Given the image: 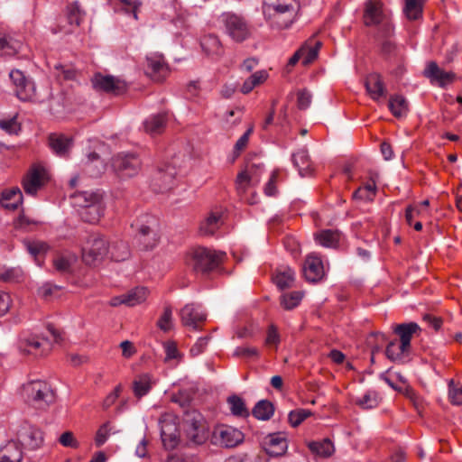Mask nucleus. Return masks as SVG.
Masks as SVG:
<instances>
[{
    "label": "nucleus",
    "instance_id": "1",
    "mask_svg": "<svg viewBox=\"0 0 462 462\" xmlns=\"http://www.w3.org/2000/svg\"><path fill=\"white\" fill-rule=\"evenodd\" d=\"M300 8L298 0H265L263 13L268 16L273 26L287 29L293 23Z\"/></svg>",
    "mask_w": 462,
    "mask_h": 462
},
{
    "label": "nucleus",
    "instance_id": "2",
    "mask_svg": "<svg viewBox=\"0 0 462 462\" xmlns=\"http://www.w3.org/2000/svg\"><path fill=\"white\" fill-rule=\"evenodd\" d=\"M47 329L51 335L52 339L35 334H23L18 341V349L22 354L32 355L33 356H43L48 355L51 348L52 343H60L61 335L53 325L49 324Z\"/></svg>",
    "mask_w": 462,
    "mask_h": 462
},
{
    "label": "nucleus",
    "instance_id": "3",
    "mask_svg": "<svg viewBox=\"0 0 462 462\" xmlns=\"http://www.w3.org/2000/svg\"><path fill=\"white\" fill-rule=\"evenodd\" d=\"M226 257V253L217 252L207 247H195L186 255V264L196 273L208 274L218 268Z\"/></svg>",
    "mask_w": 462,
    "mask_h": 462
},
{
    "label": "nucleus",
    "instance_id": "4",
    "mask_svg": "<svg viewBox=\"0 0 462 462\" xmlns=\"http://www.w3.org/2000/svg\"><path fill=\"white\" fill-rule=\"evenodd\" d=\"M22 395L29 406L41 411L47 410L55 402L54 391L42 380H31L24 383Z\"/></svg>",
    "mask_w": 462,
    "mask_h": 462
},
{
    "label": "nucleus",
    "instance_id": "5",
    "mask_svg": "<svg viewBox=\"0 0 462 462\" xmlns=\"http://www.w3.org/2000/svg\"><path fill=\"white\" fill-rule=\"evenodd\" d=\"M177 174L175 162H160L152 175L151 189L156 193H165L171 190L177 184Z\"/></svg>",
    "mask_w": 462,
    "mask_h": 462
},
{
    "label": "nucleus",
    "instance_id": "6",
    "mask_svg": "<svg viewBox=\"0 0 462 462\" xmlns=\"http://www.w3.org/2000/svg\"><path fill=\"white\" fill-rule=\"evenodd\" d=\"M109 256V242L99 234L88 236L83 248L82 259L88 265L96 266Z\"/></svg>",
    "mask_w": 462,
    "mask_h": 462
},
{
    "label": "nucleus",
    "instance_id": "7",
    "mask_svg": "<svg viewBox=\"0 0 462 462\" xmlns=\"http://www.w3.org/2000/svg\"><path fill=\"white\" fill-rule=\"evenodd\" d=\"M225 32L236 42H243L251 36V26L248 21L242 15L226 12L220 16Z\"/></svg>",
    "mask_w": 462,
    "mask_h": 462
},
{
    "label": "nucleus",
    "instance_id": "8",
    "mask_svg": "<svg viewBox=\"0 0 462 462\" xmlns=\"http://www.w3.org/2000/svg\"><path fill=\"white\" fill-rule=\"evenodd\" d=\"M383 4L380 0H367L365 5L364 23L366 26L381 24L383 35L387 37L393 32V25L383 12Z\"/></svg>",
    "mask_w": 462,
    "mask_h": 462
},
{
    "label": "nucleus",
    "instance_id": "9",
    "mask_svg": "<svg viewBox=\"0 0 462 462\" xmlns=\"http://www.w3.org/2000/svg\"><path fill=\"white\" fill-rule=\"evenodd\" d=\"M141 160L134 153H118L112 158L111 166L121 180L133 178L141 170Z\"/></svg>",
    "mask_w": 462,
    "mask_h": 462
},
{
    "label": "nucleus",
    "instance_id": "10",
    "mask_svg": "<svg viewBox=\"0 0 462 462\" xmlns=\"http://www.w3.org/2000/svg\"><path fill=\"white\" fill-rule=\"evenodd\" d=\"M49 180L50 173L46 167L42 162H35L23 176L22 185L27 195L35 196Z\"/></svg>",
    "mask_w": 462,
    "mask_h": 462
},
{
    "label": "nucleus",
    "instance_id": "11",
    "mask_svg": "<svg viewBox=\"0 0 462 462\" xmlns=\"http://www.w3.org/2000/svg\"><path fill=\"white\" fill-rule=\"evenodd\" d=\"M185 431L189 445L199 446L206 443L208 439V430L206 422L198 412L187 415L185 420Z\"/></svg>",
    "mask_w": 462,
    "mask_h": 462
},
{
    "label": "nucleus",
    "instance_id": "12",
    "mask_svg": "<svg viewBox=\"0 0 462 462\" xmlns=\"http://www.w3.org/2000/svg\"><path fill=\"white\" fill-rule=\"evenodd\" d=\"M15 96L22 101H32L36 97L34 82L23 71L13 69L9 73Z\"/></svg>",
    "mask_w": 462,
    "mask_h": 462
},
{
    "label": "nucleus",
    "instance_id": "13",
    "mask_svg": "<svg viewBox=\"0 0 462 462\" xmlns=\"http://www.w3.org/2000/svg\"><path fill=\"white\" fill-rule=\"evenodd\" d=\"M244 439L242 431L227 425H218L215 427L211 442L222 448H234L240 444Z\"/></svg>",
    "mask_w": 462,
    "mask_h": 462
},
{
    "label": "nucleus",
    "instance_id": "14",
    "mask_svg": "<svg viewBox=\"0 0 462 462\" xmlns=\"http://www.w3.org/2000/svg\"><path fill=\"white\" fill-rule=\"evenodd\" d=\"M92 84L95 89L114 95H121L127 88L124 80L111 75L96 74L92 79Z\"/></svg>",
    "mask_w": 462,
    "mask_h": 462
},
{
    "label": "nucleus",
    "instance_id": "15",
    "mask_svg": "<svg viewBox=\"0 0 462 462\" xmlns=\"http://www.w3.org/2000/svg\"><path fill=\"white\" fill-rule=\"evenodd\" d=\"M303 275L309 282L316 283L325 276L324 265L319 254L311 253L306 256L302 267Z\"/></svg>",
    "mask_w": 462,
    "mask_h": 462
},
{
    "label": "nucleus",
    "instance_id": "16",
    "mask_svg": "<svg viewBox=\"0 0 462 462\" xmlns=\"http://www.w3.org/2000/svg\"><path fill=\"white\" fill-rule=\"evenodd\" d=\"M85 13L81 10L78 2L69 4L66 7V20L69 26L59 23L56 27L51 29L53 34L58 32H64L66 34L71 33L75 27L80 25Z\"/></svg>",
    "mask_w": 462,
    "mask_h": 462
},
{
    "label": "nucleus",
    "instance_id": "17",
    "mask_svg": "<svg viewBox=\"0 0 462 462\" xmlns=\"http://www.w3.org/2000/svg\"><path fill=\"white\" fill-rule=\"evenodd\" d=\"M180 319L182 325L190 327L197 330L199 325L206 320L207 315L203 311L201 305L188 303L180 310Z\"/></svg>",
    "mask_w": 462,
    "mask_h": 462
},
{
    "label": "nucleus",
    "instance_id": "18",
    "mask_svg": "<svg viewBox=\"0 0 462 462\" xmlns=\"http://www.w3.org/2000/svg\"><path fill=\"white\" fill-rule=\"evenodd\" d=\"M145 74L153 81L162 82L169 74V68L162 55L150 54L146 57Z\"/></svg>",
    "mask_w": 462,
    "mask_h": 462
},
{
    "label": "nucleus",
    "instance_id": "19",
    "mask_svg": "<svg viewBox=\"0 0 462 462\" xmlns=\"http://www.w3.org/2000/svg\"><path fill=\"white\" fill-rule=\"evenodd\" d=\"M264 450L271 456L283 455L288 448V441L284 432L268 434L263 440Z\"/></svg>",
    "mask_w": 462,
    "mask_h": 462
},
{
    "label": "nucleus",
    "instance_id": "20",
    "mask_svg": "<svg viewBox=\"0 0 462 462\" xmlns=\"http://www.w3.org/2000/svg\"><path fill=\"white\" fill-rule=\"evenodd\" d=\"M148 296V290L145 287H136L125 294L113 297L110 300V305L117 307L125 304L129 307L143 302Z\"/></svg>",
    "mask_w": 462,
    "mask_h": 462
},
{
    "label": "nucleus",
    "instance_id": "21",
    "mask_svg": "<svg viewBox=\"0 0 462 462\" xmlns=\"http://www.w3.org/2000/svg\"><path fill=\"white\" fill-rule=\"evenodd\" d=\"M424 76L430 79L432 83H437L441 88L451 84L456 79V75L453 72L440 69L434 61L428 63L424 70Z\"/></svg>",
    "mask_w": 462,
    "mask_h": 462
},
{
    "label": "nucleus",
    "instance_id": "22",
    "mask_svg": "<svg viewBox=\"0 0 462 462\" xmlns=\"http://www.w3.org/2000/svg\"><path fill=\"white\" fill-rule=\"evenodd\" d=\"M365 86L370 97L379 102L381 99L386 97V88L378 73H371L365 78Z\"/></svg>",
    "mask_w": 462,
    "mask_h": 462
},
{
    "label": "nucleus",
    "instance_id": "23",
    "mask_svg": "<svg viewBox=\"0 0 462 462\" xmlns=\"http://www.w3.org/2000/svg\"><path fill=\"white\" fill-rule=\"evenodd\" d=\"M106 204L104 201V194L100 196L97 200L92 202L90 206L83 210H80L79 215L84 222L89 224H97L102 218L105 214Z\"/></svg>",
    "mask_w": 462,
    "mask_h": 462
},
{
    "label": "nucleus",
    "instance_id": "24",
    "mask_svg": "<svg viewBox=\"0 0 462 462\" xmlns=\"http://www.w3.org/2000/svg\"><path fill=\"white\" fill-rule=\"evenodd\" d=\"M154 384L155 380L151 374L143 373L136 375L132 383L134 395L141 399L150 393Z\"/></svg>",
    "mask_w": 462,
    "mask_h": 462
},
{
    "label": "nucleus",
    "instance_id": "25",
    "mask_svg": "<svg viewBox=\"0 0 462 462\" xmlns=\"http://www.w3.org/2000/svg\"><path fill=\"white\" fill-rule=\"evenodd\" d=\"M135 240L139 246L144 250L154 248L159 242L157 232L149 226L143 225L139 227L135 236Z\"/></svg>",
    "mask_w": 462,
    "mask_h": 462
},
{
    "label": "nucleus",
    "instance_id": "26",
    "mask_svg": "<svg viewBox=\"0 0 462 462\" xmlns=\"http://www.w3.org/2000/svg\"><path fill=\"white\" fill-rule=\"evenodd\" d=\"M393 331L400 337L402 346L411 349V340L413 335L420 332V328L415 322L402 323L396 325Z\"/></svg>",
    "mask_w": 462,
    "mask_h": 462
},
{
    "label": "nucleus",
    "instance_id": "27",
    "mask_svg": "<svg viewBox=\"0 0 462 462\" xmlns=\"http://www.w3.org/2000/svg\"><path fill=\"white\" fill-rule=\"evenodd\" d=\"M341 236L337 229H322L314 234V239L323 247L337 248L339 245Z\"/></svg>",
    "mask_w": 462,
    "mask_h": 462
},
{
    "label": "nucleus",
    "instance_id": "28",
    "mask_svg": "<svg viewBox=\"0 0 462 462\" xmlns=\"http://www.w3.org/2000/svg\"><path fill=\"white\" fill-rule=\"evenodd\" d=\"M103 194L104 192L99 189L91 191H77L70 196L71 204L74 207L80 208V210H83L87 206H90L92 202L97 200Z\"/></svg>",
    "mask_w": 462,
    "mask_h": 462
},
{
    "label": "nucleus",
    "instance_id": "29",
    "mask_svg": "<svg viewBox=\"0 0 462 462\" xmlns=\"http://www.w3.org/2000/svg\"><path fill=\"white\" fill-rule=\"evenodd\" d=\"M200 46L203 51L211 57H220L224 52L221 42L215 34L204 35L200 40Z\"/></svg>",
    "mask_w": 462,
    "mask_h": 462
},
{
    "label": "nucleus",
    "instance_id": "30",
    "mask_svg": "<svg viewBox=\"0 0 462 462\" xmlns=\"http://www.w3.org/2000/svg\"><path fill=\"white\" fill-rule=\"evenodd\" d=\"M22 457V447L16 441H9L0 448V462H20Z\"/></svg>",
    "mask_w": 462,
    "mask_h": 462
},
{
    "label": "nucleus",
    "instance_id": "31",
    "mask_svg": "<svg viewBox=\"0 0 462 462\" xmlns=\"http://www.w3.org/2000/svg\"><path fill=\"white\" fill-rule=\"evenodd\" d=\"M308 448L313 455L323 458L329 457L335 451L334 444L329 439L310 441Z\"/></svg>",
    "mask_w": 462,
    "mask_h": 462
},
{
    "label": "nucleus",
    "instance_id": "32",
    "mask_svg": "<svg viewBox=\"0 0 462 462\" xmlns=\"http://www.w3.org/2000/svg\"><path fill=\"white\" fill-rule=\"evenodd\" d=\"M222 225V213L220 211L210 212L199 226L200 233L206 236L214 235Z\"/></svg>",
    "mask_w": 462,
    "mask_h": 462
},
{
    "label": "nucleus",
    "instance_id": "33",
    "mask_svg": "<svg viewBox=\"0 0 462 462\" xmlns=\"http://www.w3.org/2000/svg\"><path fill=\"white\" fill-rule=\"evenodd\" d=\"M409 347H402V343L397 340L390 341L385 349V355L393 362H403L410 353Z\"/></svg>",
    "mask_w": 462,
    "mask_h": 462
},
{
    "label": "nucleus",
    "instance_id": "34",
    "mask_svg": "<svg viewBox=\"0 0 462 462\" xmlns=\"http://www.w3.org/2000/svg\"><path fill=\"white\" fill-rule=\"evenodd\" d=\"M23 201V193L19 188H12L2 192L1 203L5 208L15 209Z\"/></svg>",
    "mask_w": 462,
    "mask_h": 462
},
{
    "label": "nucleus",
    "instance_id": "35",
    "mask_svg": "<svg viewBox=\"0 0 462 462\" xmlns=\"http://www.w3.org/2000/svg\"><path fill=\"white\" fill-rule=\"evenodd\" d=\"M322 43L319 41H317L315 39H310L305 42L304 45H302L300 50H303L302 52V64L303 65H309L311 62H313L317 57L319 51L321 47Z\"/></svg>",
    "mask_w": 462,
    "mask_h": 462
},
{
    "label": "nucleus",
    "instance_id": "36",
    "mask_svg": "<svg viewBox=\"0 0 462 462\" xmlns=\"http://www.w3.org/2000/svg\"><path fill=\"white\" fill-rule=\"evenodd\" d=\"M388 107L395 117L406 116L409 105L406 98L402 95H393L389 98Z\"/></svg>",
    "mask_w": 462,
    "mask_h": 462
},
{
    "label": "nucleus",
    "instance_id": "37",
    "mask_svg": "<svg viewBox=\"0 0 462 462\" xmlns=\"http://www.w3.org/2000/svg\"><path fill=\"white\" fill-rule=\"evenodd\" d=\"M376 181L371 178L365 185L359 187L353 193V198L364 201H373L376 195Z\"/></svg>",
    "mask_w": 462,
    "mask_h": 462
},
{
    "label": "nucleus",
    "instance_id": "38",
    "mask_svg": "<svg viewBox=\"0 0 462 462\" xmlns=\"http://www.w3.org/2000/svg\"><path fill=\"white\" fill-rule=\"evenodd\" d=\"M144 129L150 134H159L162 133L166 125V116L158 114L150 116L144 122Z\"/></svg>",
    "mask_w": 462,
    "mask_h": 462
},
{
    "label": "nucleus",
    "instance_id": "39",
    "mask_svg": "<svg viewBox=\"0 0 462 462\" xmlns=\"http://www.w3.org/2000/svg\"><path fill=\"white\" fill-rule=\"evenodd\" d=\"M274 413L273 404L267 400L259 401L252 411V414L257 420H268Z\"/></svg>",
    "mask_w": 462,
    "mask_h": 462
},
{
    "label": "nucleus",
    "instance_id": "40",
    "mask_svg": "<svg viewBox=\"0 0 462 462\" xmlns=\"http://www.w3.org/2000/svg\"><path fill=\"white\" fill-rule=\"evenodd\" d=\"M129 256V247L124 241L109 243V257L116 262H121Z\"/></svg>",
    "mask_w": 462,
    "mask_h": 462
},
{
    "label": "nucleus",
    "instance_id": "41",
    "mask_svg": "<svg viewBox=\"0 0 462 462\" xmlns=\"http://www.w3.org/2000/svg\"><path fill=\"white\" fill-rule=\"evenodd\" d=\"M423 0H405L403 12L407 19L416 21L422 16Z\"/></svg>",
    "mask_w": 462,
    "mask_h": 462
},
{
    "label": "nucleus",
    "instance_id": "42",
    "mask_svg": "<svg viewBox=\"0 0 462 462\" xmlns=\"http://www.w3.org/2000/svg\"><path fill=\"white\" fill-rule=\"evenodd\" d=\"M294 274L292 269L285 268L282 271H278L273 277V282L281 290L290 288L294 281Z\"/></svg>",
    "mask_w": 462,
    "mask_h": 462
},
{
    "label": "nucleus",
    "instance_id": "43",
    "mask_svg": "<svg viewBox=\"0 0 462 462\" xmlns=\"http://www.w3.org/2000/svg\"><path fill=\"white\" fill-rule=\"evenodd\" d=\"M227 403L230 406V411L233 415L243 418L249 416V411L245 407V403L241 397L237 395H232L228 397Z\"/></svg>",
    "mask_w": 462,
    "mask_h": 462
},
{
    "label": "nucleus",
    "instance_id": "44",
    "mask_svg": "<svg viewBox=\"0 0 462 462\" xmlns=\"http://www.w3.org/2000/svg\"><path fill=\"white\" fill-rule=\"evenodd\" d=\"M76 257L72 254H58L53 259V266L60 273H69Z\"/></svg>",
    "mask_w": 462,
    "mask_h": 462
},
{
    "label": "nucleus",
    "instance_id": "45",
    "mask_svg": "<svg viewBox=\"0 0 462 462\" xmlns=\"http://www.w3.org/2000/svg\"><path fill=\"white\" fill-rule=\"evenodd\" d=\"M20 48V42L11 37L0 36V54L5 56L14 55Z\"/></svg>",
    "mask_w": 462,
    "mask_h": 462
},
{
    "label": "nucleus",
    "instance_id": "46",
    "mask_svg": "<svg viewBox=\"0 0 462 462\" xmlns=\"http://www.w3.org/2000/svg\"><path fill=\"white\" fill-rule=\"evenodd\" d=\"M76 141L75 135L70 133L55 132L48 136V144H70Z\"/></svg>",
    "mask_w": 462,
    "mask_h": 462
},
{
    "label": "nucleus",
    "instance_id": "47",
    "mask_svg": "<svg viewBox=\"0 0 462 462\" xmlns=\"http://www.w3.org/2000/svg\"><path fill=\"white\" fill-rule=\"evenodd\" d=\"M356 404L362 409H373L378 406L379 398L375 392L369 391L363 397L356 401Z\"/></svg>",
    "mask_w": 462,
    "mask_h": 462
},
{
    "label": "nucleus",
    "instance_id": "48",
    "mask_svg": "<svg viewBox=\"0 0 462 462\" xmlns=\"http://www.w3.org/2000/svg\"><path fill=\"white\" fill-rule=\"evenodd\" d=\"M302 296L300 291L285 293L281 298V304L285 310H292L300 304Z\"/></svg>",
    "mask_w": 462,
    "mask_h": 462
},
{
    "label": "nucleus",
    "instance_id": "49",
    "mask_svg": "<svg viewBox=\"0 0 462 462\" xmlns=\"http://www.w3.org/2000/svg\"><path fill=\"white\" fill-rule=\"evenodd\" d=\"M0 129L8 134H17L21 130V125L17 122L16 116L0 118Z\"/></svg>",
    "mask_w": 462,
    "mask_h": 462
},
{
    "label": "nucleus",
    "instance_id": "50",
    "mask_svg": "<svg viewBox=\"0 0 462 462\" xmlns=\"http://www.w3.org/2000/svg\"><path fill=\"white\" fill-rule=\"evenodd\" d=\"M158 328L167 332L169 331L172 327V310L171 306H165L163 309V312L160 319L157 321Z\"/></svg>",
    "mask_w": 462,
    "mask_h": 462
},
{
    "label": "nucleus",
    "instance_id": "51",
    "mask_svg": "<svg viewBox=\"0 0 462 462\" xmlns=\"http://www.w3.org/2000/svg\"><path fill=\"white\" fill-rule=\"evenodd\" d=\"M293 162L295 166L301 171H308L310 169V161L307 152L305 150H301L297 153H294L292 156Z\"/></svg>",
    "mask_w": 462,
    "mask_h": 462
},
{
    "label": "nucleus",
    "instance_id": "52",
    "mask_svg": "<svg viewBox=\"0 0 462 462\" xmlns=\"http://www.w3.org/2000/svg\"><path fill=\"white\" fill-rule=\"evenodd\" d=\"M310 415V411L304 410V409H299L295 411H291L289 413L288 420L290 424L296 428L298 427L305 419H307Z\"/></svg>",
    "mask_w": 462,
    "mask_h": 462
},
{
    "label": "nucleus",
    "instance_id": "53",
    "mask_svg": "<svg viewBox=\"0 0 462 462\" xmlns=\"http://www.w3.org/2000/svg\"><path fill=\"white\" fill-rule=\"evenodd\" d=\"M26 247L29 253L35 257L46 253L49 249L48 245L42 241L27 242Z\"/></svg>",
    "mask_w": 462,
    "mask_h": 462
},
{
    "label": "nucleus",
    "instance_id": "54",
    "mask_svg": "<svg viewBox=\"0 0 462 462\" xmlns=\"http://www.w3.org/2000/svg\"><path fill=\"white\" fill-rule=\"evenodd\" d=\"M448 398L454 405L462 404V387L456 386L452 380L448 383Z\"/></svg>",
    "mask_w": 462,
    "mask_h": 462
},
{
    "label": "nucleus",
    "instance_id": "55",
    "mask_svg": "<svg viewBox=\"0 0 462 462\" xmlns=\"http://www.w3.org/2000/svg\"><path fill=\"white\" fill-rule=\"evenodd\" d=\"M251 184V178L245 171L238 173L236 186L238 193H245Z\"/></svg>",
    "mask_w": 462,
    "mask_h": 462
},
{
    "label": "nucleus",
    "instance_id": "56",
    "mask_svg": "<svg viewBox=\"0 0 462 462\" xmlns=\"http://www.w3.org/2000/svg\"><path fill=\"white\" fill-rule=\"evenodd\" d=\"M281 171L275 170L272 172V175L264 187V193L267 196H274L277 193L276 183L278 181Z\"/></svg>",
    "mask_w": 462,
    "mask_h": 462
},
{
    "label": "nucleus",
    "instance_id": "57",
    "mask_svg": "<svg viewBox=\"0 0 462 462\" xmlns=\"http://www.w3.org/2000/svg\"><path fill=\"white\" fill-rule=\"evenodd\" d=\"M234 356L237 357L254 358L258 357L259 351L254 346H238L236 348Z\"/></svg>",
    "mask_w": 462,
    "mask_h": 462
},
{
    "label": "nucleus",
    "instance_id": "58",
    "mask_svg": "<svg viewBox=\"0 0 462 462\" xmlns=\"http://www.w3.org/2000/svg\"><path fill=\"white\" fill-rule=\"evenodd\" d=\"M60 443L66 448H78L79 446V441L74 437L71 431H65L59 439Z\"/></svg>",
    "mask_w": 462,
    "mask_h": 462
},
{
    "label": "nucleus",
    "instance_id": "59",
    "mask_svg": "<svg viewBox=\"0 0 462 462\" xmlns=\"http://www.w3.org/2000/svg\"><path fill=\"white\" fill-rule=\"evenodd\" d=\"M122 391H123L122 384H117L115 387V389L110 393H108L106 396V398L104 399V401H103V408L106 409V410L110 408L116 402V400L120 396Z\"/></svg>",
    "mask_w": 462,
    "mask_h": 462
},
{
    "label": "nucleus",
    "instance_id": "60",
    "mask_svg": "<svg viewBox=\"0 0 462 462\" xmlns=\"http://www.w3.org/2000/svg\"><path fill=\"white\" fill-rule=\"evenodd\" d=\"M110 429L108 427V423H105L97 430L95 443L97 447H101L106 441L109 436Z\"/></svg>",
    "mask_w": 462,
    "mask_h": 462
},
{
    "label": "nucleus",
    "instance_id": "61",
    "mask_svg": "<svg viewBox=\"0 0 462 462\" xmlns=\"http://www.w3.org/2000/svg\"><path fill=\"white\" fill-rule=\"evenodd\" d=\"M298 107L300 109H307L311 103V94L307 89H302L298 92Z\"/></svg>",
    "mask_w": 462,
    "mask_h": 462
},
{
    "label": "nucleus",
    "instance_id": "62",
    "mask_svg": "<svg viewBox=\"0 0 462 462\" xmlns=\"http://www.w3.org/2000/svg\"><path fill=\"white\" fill-rule=\"evenodd\" d=\"M280 343V335L275 326L271 325L267 330L265 345L277 346Z\"/></svg>",
    "mask_w": 462,
    "mask_h": 462
},
{
    "label": "nucleus",
    "instance_id": "63",
    "mask_svg": "<svg viewBox=\"0 0 462 462\" xmlns=\"http://www.w3.org/2000/svg\"><path fill=\"white\" fill-rule=\"evenodd\" d=\"M162 441L163 443V446L167 449H173L178 445V438L175 434H168L166 431L162 429Z\"/></svg>",
    "mask_w": 462,
    "mask_h": 462
},
{
    "label": "nucleus",
    "instance_id": "64",
    "mask_svg": "<svg viewBox=\"0 0 462 462\" xmlns=\"http://www.w3.org/2000/svg\"><path fill=\"white\" fill-rule=\"evenodd\" d=\"M209 339H210L209 337H199L197 340V342L190 348V354L193 356H199L201 353H203L204 350L206 349L207 346H208V343Z\"/></svg>",
    "mask_w": 462,
    "mask_h": 462
}]
</instances>
